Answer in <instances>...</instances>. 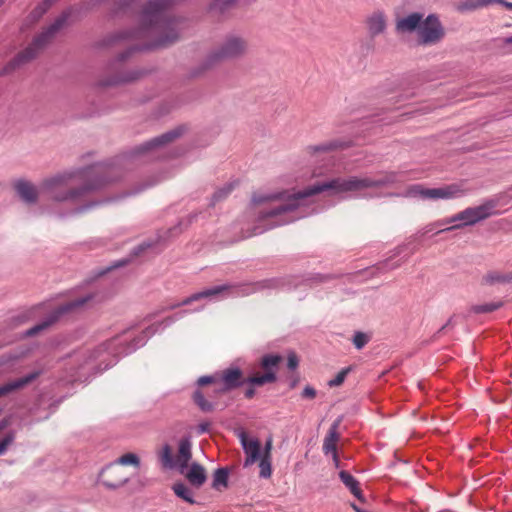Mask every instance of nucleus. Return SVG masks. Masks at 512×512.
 I'll return each mask as SVG.
<instances>
[{
    "label": "nucleus",
    "mask_w": 512,
    "mask_h": 512,
    "mask_svg": "<svg viewBox=\"0 0 512 512\" xmlns=\"http://www.w3.org/2000/svg\"><path fill=\"white\" fill-rule=\"evenodd\" d=\"M395 180L396 174L393 172L384 173L377 179L357 176H350L347 178L337 177L315 183L292 194L287 191H281L278 193H255L252 197V201L255 204H263L275 200L282 201L281 204L272 208L263 215V218H269L295 211L301 206L302 200L325 191H330L333 195L356 192L368 188L382 187L387 184L394 183Z\"/></svg>",
    "instance_id": "f257e3e1"
},
{
    "label": "nucleus",
    "mask_w": 512,
    "mask_h": 512,
    "mask_svg": "<svg viewBox=\"0 0 512 512\" xmlns=\"http://www.w3.org/2000/svg\"><path fill=\"white\" fill-rule=\"evenodd\" d=\"M176 0H150L140 14V26L133 32H121L111 37L108 44L121 39L141 40L137 49L166 47L178 39L177 22L168 17V9Z\"/></svg>",
    "instance_id": "f03ea898"
},
{
    "label": "nucleus",
    "mask_w": 512,
    "mask_h": 512,
    "mask_svg": "<svg viewBox=\"0 0 512 512\" xmlns=\"http://www.w3.org/2000/svg\"><path fill=\"white\" fill-rule=\"evenodd\" d=\"M108 167L94 165L87 169L63 171L46 177L40 188L56 202H76L89 191L98 188L112 179H102L95 183L86 182L92 175L104 174Z\"/></svg>",
    "instance_id": "7ed1b4c3"
},
{
    "label": "nucleus",
    "mask_w": 512,
    "mask_h": 512,
    "mask_svg": "<svg viewBox=\"0 0 512 512\" xmlns=\"http://www.w3.org/2000/svg\"><path fill=\"white\" fill-rule=\"evenodd\" d=\"M282 360L283 358L280 355H264L259 363L263 372H255L247 379L244 378L242 371L237 367H230L221 371V373H218V393H226L240 387L245 382L256 387L276 382L278 366Z\"/></svg>",
    "instance_id": "20e7f679"
},
{
    "label": "nucleus",
    "mask_w": 512,
    "mask_h": 512,
    "mask_svg": "<svg viewBox=\"0 0 512 512\" xmlns=\"http://www.w3.org/2000/svg\"><path fill=\"white\" fill-rule=\"evenodd\" d=\"M397 33L417 32L418 43L423 46H432L440 43L445 35L446 30L439 16L429 14L426 18L419 12H413L399 18L395 23Z\"/></svg>",
    "instance_id": "39448f33"
},
{
    "label": "nucleus",
    "mask_w": 512,
    "mask_h": 512,
    "mask_svg": "<svg viewBox=\"0 0 512 512\" xmlns=\"http://www.w3.org/2000/svg\"><path fill=\"white\" fill-rule=\"evenodd\" d=\"M71 15L70 10L62 12L55 21L38 34L32 43L23 51L19 52L8 65L9 69H15L37 57V55L55 38L60 30L66 25Z\"/></svg>",
    "instance_id": "423d86ee"
},
{
    "label": "nucleus",
    "mask_w": 512,
    "mask_h": 512,
    "mask_svg": "<svg viewBox=\"0 0 512 512\" xmlns=\"http://www.w3.org/2000/svg\"><path fill=\"white\" fill-rule=\"evenodd\" d=\"M248 51V42L238 35H228L205 57L202 66L208 70L226 60L244 56Z\"/></svg>",
    "instance_id": "0eeeda50"
},
{
    "label": "nucleus",
    "mask_w": 512,
    "mask_h": 512,
    "mask_svg": "<svg viewBox=\"0 0 512 512\" xmlns=\"http://www.w3.org/2000/svg\"><path fill=\"white\" fill-rule=\"evenodd\" d=\"M496 203L494 201H487L482 205L476 207H468L463 211L455 214L451 218L444 220L443 224H449L453 222H461L460 224L453 225L446 229L440 230L439 232L450 231L461 228L463 226L474 225L479 221L485 220L494 214Z\"/></svg>",
    "instance_id": "6e6552de"
},
{
    "label": "nucleus",
    "mask_w": 512,
    "mask_h": 512,
    "mask_svg": "<svg viewBox=\"0 0 512 512\" xmlns=\"http://www.w3.org/2000/svg\"><path fill=\"white\" fill-rule=\"evenodd\" d=\"M91 299V296H85L81 297L72 301H69L63 305H60L57 307V309L45 320L40 322L39 324L33 326L32 328L28 329L25 332V335L27 337H32L40 333L41 331H44L48 327H50L53 323H55L60 316L73 312L77 310L78 308L84 306L89 300Z\"/></svg>",
    "instance_id": "1a4fd4ad"
},
{
    "label": "nucleus",
    "mask_w": 512,
    "mask_h": 512,
    "mask_svg": "<svg viewBox=\"0 0 512 512\" xmlns=\"http://www.w3.org/2000/svg\"><path fill=\"white\" fill-rule=\"evenodd\" d=\"M101 483L108 489H117L125 485L129 476L116 462L107 465L99 474Z\"/></svg>",
    "instance_id": "9d476101"
},
{
    "label": "nucleus",
    "mask_w": 512,
    "mask_h": 512,
    "mask_svg": "<svg viewBox=\"0 0 512 512\" xmlns=\"http://www.w3.org/2000/svg\"><path fill=\"white\" fill-rule=\"evenodd\" d=\"M238 438L246 454L244 467H248L257 462L260 457H262L260 441L256 438H250L245 431H240L238 433Z\"/></svg>",
    "instance_id": "9b49d317"
},
{
    "label": "nucleus",
    "mask_w": 512,
    "mask_h": 512,
    "mask_svg": "<svg viewBox=\"0 0 512 512\" xmlns=\"http://www.w3.org/2000/svg\"><path fill=\"white\" fill-rule=\"evenodd\" d=\"M365 28L371 38L383 34L387 29V15L383 10H375L366 16Z\"/></svg>",
    "instance_id": "f8f14e48"
},
{
    "label": "nucleus",
    "mask_w": 512,
    "mask_h": 512,
    "mask_svg": "<svg viewBox=\"0 0 512 512\" xmlns=\"http://www.w3.org/2000/svg\"><path fill=\"white\" fill-rule=\"evenodd\" d=\"M466 190L459 184H450L439 188H428L426 191L427 199H455L460 198L465 194Z\"/></svg>",
    "instance_id": "ddd939ff"
},
{
    "label": "nucleus",
    "mask_w": 512,
    "mask_h": 512,
    "mask_svg": "<svg viewBox=\"0 0 512 512\" xmlns=\"http://www.w3.org/2000/svg\"><path fill=\"white\" fill-rule=\"evenodd\" d=\"M183 133V128L179 127L176 129H173L169 132H166L147 143L137 147L136 152L137 154H144L152 149L158 148L162 145L168 144L172 141H174L176 138H178Z\"/></svg>",
    "instance_id": "4468645a"
},
{
    "label": "nucleus",
    "mask_w": 512,
    "mask_h": 512,
    "mask_svg": "<svg viewBox=\"0 0 512 512\" xmlns=\"http://www.w3.org/2000/svg\"><path fill=\"white\" fill-rule=\"evenodd\" d=\"M192 458V442L189 436L183 437L178 443V451L175 456L176 467L180 473L188 468V464Z\"/></svg>",
    "instance_id": "2eb2a0df"
},
{
    "label": "nucleus",
    "mask_w": 512,
    "mask_h": 512,
    "mask_svg": "<svg viewBox=\"0 0 512 512\" xmlns=\"http://www.w3.org/2000/svg\"><path fill=\"white\" fill-rule=\"evenodd\" d=\"M40 371L32 372L24 377L9 381L0 386V397L7 396L15 391H18L40 376Z\"/></svg>",
    "instance_id": "dca6fc26"
},
{
    "label": "nucleus",
    "mask_w": 512,
    "mask_h": 512,
    "mask_svg": "<svg viewBox=\"0 0 512 512\" xmlns=\"http://www.w3.org/2000/svg\"><path fill=\"white\" fill-rule=\"evenodd\" d=\"M14 188L19 197L28 204H34L39 197L38 188L30 181L18 180L14 184Z\"/></svg>",
    "instance_id": "f3484780"
},
{
    "label": "nucleus",
    "mask_w": 512,
    "mask_h": 512,
    "mask_svg": "<svg viewBox=\"0 0 512 512\" xmlns=\"http://www.w3.org/2000/svg\"><path fill=\"white\" fill-rule=\"evenodd\" d=\"M231 288H232L231 285H220V286H216V287H213V288H209V289H206L204 291L194 293L190 297H187L186 299H184L182 302L177 303L175 305H172L170 308L174 309L176 307H180V306L191 304L194 301H199V300H201L203 298H208V297L216 296V295L221 294L222 292L230 290Z\"/></svg>",
    "instance_id": "a211bd4d"
},
{
    "label": "nucleus",
    "mask_w": 512,
    "mask_h": 512,
    "mask_svg": "<svg viewBox=\"0 0 512 512\" xmlns=\"http://www.w3.org/2000/svg\"><path fill=\"white\" fill-rule=\"evenodd\" d=\"M337 429H338V423L335 422L329 428L328 433L325 436L324 442H323L324 453L325 454H329V453L333 454V460H334L336 466H338V464H339V459L337 456V442L339 440V434L337 432Z\"/></svg>",
    "instance_id": "6ab92c4d"
},
{
    "label": "nucleus",
    "mask_w": 512,
    "mask_h": 512,
    "mask_svg": "<svg viewBox=\"0 0 512 512\" xmlns=\"http://www.w3.org/2000/svg\"><path fill=\"white\" fill-rule=\"evenodd\" d=\"M183 474H185L189 483L195 487H201L207 479L204 467L198 463H192L188 471Z\"/></svg>",
    "instance_id": "aec40b11"
},
{
    "label": "nucleus",
    "mask_w": 512,
    "mask_h": 512,
    "mask_svg": "<svg viewBox=\"0 0 512 512\" xmlns=\"http://www.w3.org/2000/svg\"><path fill=\"white\" fill-rule=\"evenodd\" d=\"M347 145L339 140H331L319 145H312L306 148V152L310 156H314L318 153H328L338 149H344Z\"/></svg>",
    "instance_id": "412c9836"
},
{
    "label": "nucleus",
    "mask_w": 512,
    "mask_h": 512,
    "mask_svg": "<svg viewBox=\"0 0 512 512\" xmlns=\"http://www.w3.org/2000/svg\"><path fill=\"white\" fill-rule=\"evenodd\" d=\"M512 282V272L503 273L500 271H490L483 276V283L487 285H494L497 283H510Z\"/></svg>",
    "instance_id": "4be33fe9"
},
{
    "label": "nucleus",
    "mask_w": 512,
    "mask_h": 512,
    "mask_svg": "<svg viewBox=\"0 0 512 512\" xmlns=\"http://www.w3.org/2000/svg\"><path fill=\"white\" fill-rule=\"evenodd\" d=\"M279 286V281L277 279H266L262 280L247 286H244L242 290L243 295H248L250 293H254L256 291H260L263 289H273Z\"/></svg>",
    "instance_id": "5701e85b"
},
{
    "label": "nucleus",
    "mask_w": 512,
    "mask_h": 512,
    "mask_svg": "<svg viewBox=\"0 0 512 512\" xmlns=\"http://www.w3.org/2000/svg\"><path fill=\"white\" fill-rule=\"evenodd\" d=\"M339 477L344 485L351 491V493L359 500L363 499L361 489L359 488L358 481L347 471H341Z\"/></svg>",
    "instance_id": "b1692460"
},
{
    "label": "nucleus",
    "mask_w": 512,
    "mask_h": 512,
    "mask_svg": "<svg viewBox=\"0 0 512 512\" xmlns=\"http://www.w3.org/2000/svg\"><path fill=\"white\" fill-rule=\"evenodd\" d=\"M159 460L166 469L176 467L175 458L172 456V449L168 444H165L158 453Z\"/></svg>",
    "instance_id": "393cba45"
},
{
    "label": "nucleus",
    "mask_w": 512,
    "mask_h": 512,
    "mask_svg": "<svg viewBox=\"0 0 512 512\" xmlns=\"http://www.w3.org/2000/svg\"><path fill=\"white\" fill-rule=\"evenodd\" d=\"M173 491L178 497H180L184 501H186L190 504L195 503L194 499L192 498L191 490L185 484H183V483L174 484Z\"/></svg>",
    "instance_id": "a878e982"
},
{
    "label": "nucleus",
    "mask_w": 512,
    "mask_h": 512,
    "mask_svg": "<svg viewBox=\"0 0 512 512\" xmlns=\"http://www.w3.org/2000/svg\"><path fill=\"white\" fill-rule=\"evenodd\" d=\"M228 484V471L225 468H219L214 472L213 484L215 489H219L220 486L227 487Z\"/></svg>",
    "instance_id": "bb28decb"
},
{
    "label": "nucleus",
    "mask_w": 512,
    "mask_h": 512,
    "mask_svg": "<svg viewBox=\"0 0 512 512\" xmlns=\"http://www.w3.org/2000/svg\"><path fill=\"white\" fill-rule=\"evenodd\" d=\"M115 462L120 467L121 466L131 465L133 467L139 468V466H140V459H139V457L135 453L123 454Z\"/></svg>",
    "instance_id": "cd10ccee"
},
{
    "label": "nucleus",
    "mask_w": 512,
    "mask_h": 512,
    "mask_svg": "<svg viewBox=\"0 0 512 512\" xmlns=\"http://www.w3.org/2000/svg\"><path fill=\"white\" fill-rule=\"evenodd\" d=\"M193 400L195 404L203 411V412H212L214 410V406L211 402L207 401L201 391H196L193 394Z\"/></svg>",
    "instance_id": "c85d7f7f"
},
{
    "label": "nucleus",
    "mask_w": 512,
    "mask_h": 512,
    "mask_svg": "<svg viewBox=\"0 0 512 512\" xmlns=\"http://www.w3.org/2000/svg\"><path fill=\"white\" fill-rule=\"evenodd\" d=\"M138 77H139V72L133 71V72L126 73L122 76L115 77L113 79H109V80L105 81L103 83V85H116V84H120V83H126V82L133 81V80L137 79Z\"/></svg>",
    "instance_id": "c756f323"
},
{
    "label": "nucleus",
    "mask_w": 512,
    "mask_h": 512,
    "mask_svg": "<svg viewBox=\"0 0 512 512\" xmlns=\"http://www.w3.org/2000/svg\"><path fill=\"white\" fill-rule=\"evenodd\" d=\"M502 305V302H492L487 304L475 305L472 307V311L477 314L490 313L498 310L499 308L502 307Z\"/></svg>",
    "instance_id": "7c9ffc66"
},
{
    "label": "nucleus",
    "mask_w": 512,
    "mask_h": 512,
    "mask_svg": "<svg viewBox=\"0 0 512 512\" xmlns=\"http://www.w3.org/2000/svg\"><path fill=\"white\" fill-rule=\"evenodd\" d=\"M271 460L270 457H260L259 461V468H260V477L262 478H269L272 474V467H271Z\"/></svg>",
    "instance_id": "2f4dec72"
},
{
    "label": "nucleus",
    "mask_w": 512,
    "mask_h": 512,
    "mask_svg": "<svg viewBox=\"0 0 512 512\" xmlns=\"http://www.w3.org/2000/svg\"><path fill=\"white\" fill-rule=\"evenodd\" d=\"M481 8L480 0H463L457 5L459 12L473 11Z\"/></svg>",
    "instance_id": "473e14b6"
},
{
    "label": "nucleus",
    "mask_w": 512,
    "mask_h": 512,
    "mask_svg": "<svg viewBox=\"0 0 512 512\" xmlns=\"http://www.w3.org/2000/svg\"><path fill=\"white\" fill-rule=\"evenodd\" d=\"M426 191H428V188H424L422 185L416 184L408 187L405 195L408 197H421L423 199H427L426 197Z\"/></svg>",
    "instance_id": "72a5a7b5"
},
{
    "label": "nucleus",
    "mask_w": 512,
    "mask_h": 512,
    "mask_svg": "<svg viewBox=\"0 0 512 512\" xmlns=\"http://www.w3.org/2000/svg\"><path fill=\"white\" fill-rule=\"evenodd\" d=\"M237 0H213L212 10L223 13L236 3Z\"/></svg>",
    "instance_id": "f704fd0d"
},
{
    "label": "nucleus",
    "mask_w": 512,
    "mask_h": 512,
    "mask_svg": "<svg viewBox=\"0 0 512 512\" xmlns=\"http://www.w3.org/2000/svg\"><path fill=\"white\" fill-rule=\"evenodd\" d=\"M14 440V432H9L4 436V438L0 441V456L6 453L8 447L14 442Z\"/></svg>",
    "instance_id": "c9c22d12"
},
{
    "label": "nucleus",
    "mask_w": 512,
    "mask_h": 512,
    "mask_svg": "<svg viewBox=\"0 0 512 512\" xmlns=\"http://www.w3.org/2000/svg\"><path fill=\"white\" fill-rule=\"evenodd\" d=\"M349 372H350V368H349V367H348V368H344V369H342V370H341V371H340V372L335 376V378L331 379V380L328 382V385H329L330 387L340 386V385L344 382V380H345V378H346V376L348 375V373H349Z\"/></svg>",
    "instance_id": "e433bc0d"
},
{
    "label": "nucleus",
    "mask_w": 512,
    "mask_h": 512,
    "mask_svg": "<svg viewBox=\"0 0 512 512\" xmlns=\"http://www.w3.org/2000/svg\"><path fill=\"white\" fill-rule=\"evenodd\" d=\"M207 384H213L215 386V391L218 392V388H219L218 374H216L214 376H202L198 379L199 386H204Z\"/></svg>",
    "instance_id": "4c0bfd02"
},
{
    "label": "nucleus",
    "mask_w": 512,
    "mask_h": 512,
    "mask_svg": "<svg viewBox=\"0 0 512 512\" xmlns=\"http://www.w3.org/2000/svg\"><path fill=\"white\" fill-rule=\"evenodd\" d=\"M233 189V186L231 184L223 187V188H220L218 189L214 194H213V204L226 198L227 195L232 191Z\"/></svg>",
    "instance_id": "58836bf2"
},
{
    "label": "nucleus",
    "mask_w": 512,
    "mask_h": 512,
    "mask_svg": "<svg viewBox=\"0 0 512 512\" xmlns=\"http://www.w3.org/2000/svg\"><path fill=\"white\" fill-rule=\"evenodd\" d=\"M369 337L362 332H357L353 337V344L357 349L363 348L368 343Z\"/></svg>",
    "instance_id": "ea45409f"
},
{
    "label": "nucleus",
    "mask_w": 512,
    "mask_h": 512,
    "mask_svg": "<svg viewBox=\"0 0 512 512\" xmlns=\"http://www.w3.org/2000/svg\"><path fill=\"white\" fill-rule=\"evenodd\" d=\"M287 366L291 370H294L298 366V358L295 353L289 354Z\"/></svg>",
    "instance_id": "a19ab883"
},
{
    "label": "nucleus",
    "mask_w": 512,
    "mask_h": 512,
    "mask_svg": "<svg viewBox=\"0 0 512 512\" xmlns=\"http://www.w3.org/2000/svg\"><path fill=\"white\" fill-rule=\"evenodd\" d=\"M272 447H273V441H272V438H269V439H267V441L265 443L262 456L272 458V456H271Z\"/></svg>",
    "instance_id": "79ce46f5"
},
{
    "label": "nucleus",
    "mask_w": 512,
    "mask_h": 512,
    "mask_svg": "<svg viewBox=\"0 0 512 512\" xmlns=\"http://www.w3.org/2000/svg\"><path fill=\"white\" fill-rule=\"evenodd\" d=\"M302 396L304 398L313 399L316 396V390L314 388L310 387V386H306L303 389Z\"/></svg>",
    "instance_id": "37998d69"
},
{
    "label": "nucleus",
    "mask_w": 512,
    "mask_h": 512,
    "mask_svg": "<svg viewBox=\"0 0 512 512\" xmlns=\"http://www.w3.org/2000/svg\"><path fill=\"white\" fill-rule=\"evenodd\" d=\"M209 427H210V423H209V422H203V423H200V424L197 426V433H198V434L206 433V432H208Z\"/></svg>",
    "instance_id": "c03bdc74"
},
{
    "label": "nucleus",
    "mask_w": 512,
    "mask_h": 512,
    "mask_svg": "<svg viewBox=\"0 0 512 512\" xmlns=\"http://www.w3.org/2000/svg\"><path fill=\"white\" fill-rule=\"evenodd\" d=\"M501 2H503V0H480L481 8L494 3L501 4Z\"/></svg>",
    "instance_id": "a18cd8bd"
},
{
    "label": "nucleus",
    "mask_w": 512,
    "mask_h": 512,
    "mask_svg": "<svg viewBox=\"0 0 512 512\" xmlns=\"http://www.w3.org/2000/svg\"><path fill=\"white\" fill-rule=\"evenodd\" d=\"M254 395H255V390L253 388H249L245 391V397L248 399L253 398Z\"/></svg>",
    "instance_id": "49530a36"
},
{
    "label": "nucleus",
    "mask_w": 512,
    "mask_h": 512,
    "mask_svg": "<svg viewBox=\"0 0 512 512\" xmlns=\"http://www.w3.org/2000/svg\"><path fill=\"white\" fill-rule=\"evenodd\" d=\"M9 424V421L7 419H3L0 421V432L4 430Z\"/></svg>",
    "instance_id": "de8ad7c7"
},
{
    "label": "nucleus",
    "mask_w": 512,
    "mask_h": 512,
    "mask_svg": "<svg viewBox=\"0 0 512 512\" xmlns=\"http://www.w3.org/2000/svg\"><path fill=\"white\" fill-rule=\"evenodd\" d=\"M501 5H503L505 8H507L509 10H512V2H507V1L503 0V2H501Z\"/></svg>",
    "instance_id": "09e8293b"
},
{
    "label": "nucleus",
    "mask_w": 512,
    "mask_h": 512,
    "mask_svg": "<svg viewBox=\"0 0 512 512\" xmlns=\"http://www.w3.org/2000/svg\"><path fill=\"white\" fill-rule=\"evenodd\" d=\"M505 44H512V35L504 39Z\"/></svg>",
    "instance_id": "8fccbe9b"
},
{
    "label": "nucleus",
    "mask_w": 512,
    "mask_h": 512,
    "mask_svg": "<svg viewBox=\"0 0 512 512\" xmlns=\"http://www.w3.org/2000/svg\"><path fill=\"white\" fill-rule=\"evenodd\" d=\"M352 508L355 510V512H366V511L361 510L360 508H358L355 504H352Z\"/></svg>",
    "instance_id": "3c124183"
},
{
    "label": "nucleus",
    "mask_w": 512,
    "mask_h": 512,
    "mask_svg": "<svg viewBox=\"0 0 512 512\" xmlns=\"http://www.w3.org/2000/svg\"><path fill=\"white\" fill-rule=\"evenodd\" d=\"M130 53V51L124 53V54H121V60H124L126 57H128V54Z\"/></svg>",
    "instance_id": "603ef678"
},
{
    "label": "nucleus",
    "mask_w": 512,
    "mask_h": 512,
    "mask_svg": "<svg viewBox=\"0 0 512 512\" xmlns=\"http://www.w3.org/2000/svg\"><path fill=\"white\" fill-rule=\"evenodd\" d=\"M431 226H432V225L427 226V228H426V232H430V231L432 230V227H431Z\"/></svg>",
    "instance_id": "864d4df0"
},
{
    "label": "nucleus",
    "mask_w": 512,
    "mask_h": 512,
    "mask_svg": "<svg viewBox=\"0 0 512 512\" xmlns=\"http://www.w3.org/2000/svg\"><path fill=\"white\" fill-rule=\"evenodd\" d=\"M166 321L171 322L172 318H167Z\"/></svg>",
    "instance_id": "5fc2aeb1"
},
{
    "label": "nucleus",
    "mask_w": 512,
    "mask_h": 512,
    "mask_svg": "<svg viewBox=\"0 0 512 512\" xmlns=\"http://www.w3.org/2000/svg\"><path fill=\"white\" fill-rule=\"evenodd\" d=\"M5 0H0V6L4 3Z\"/></svg>",
    "instance_id": "6e6d98bb"
}]
</instances>
